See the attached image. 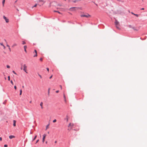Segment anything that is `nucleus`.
Here are the masks:
<instances>
[{
	"label": "nucleus",
	"mask_w": 147,
	"mask_h": 147,
	"mask_svg": "<svg viewBox=\"0 0 147 147\" xmlns=\"http://www.w3.org/2000/svg\"><path fill=\"white\" fill-rule=\"evenodd\" d=\"M39 140H38L36 141V144L37 143L38 141H39Z\"/></svg>",
	"instance_id": "39"
},
{
	"label": "nucleus",
	"mask_w": 147,
	"mask_h": 147,
	"mask_svg": "<svg viewBox=\"0 0 147 147\" xmlns=\"http://www.w3.org/2000/svg\"><path fill=\"white\" fill-rule=\"evenodd\" d=\"M34 52H35V55L34 56V57H36L37 56V51H36V50H34Z\"/></svg>",
	"instance_id": "11"
},
{
	"label": "nucleus",
	"mask_w": 147,
	"mask_h": 147,
	"mask_svg": "<svg viewBox=\"0 0 147 147\" xmlns=\"http://www.w3.org/2000/svg\"><path fill=\"white\" fill-rule=\"evenodd\" d=\"M40 60L41 61H42V58H40Z\"/></svg>",
	"instance_id": "37"
},
{
	"label": "nucleus",
	"mask_w": 147,
	"mask_h": 147,
	"mask_svg": "<svg viewBox=\"0 0 147 147\" xmlns=\"http://www.w3.org/2000/svg\"><path fill=\"white\" fill-rule=\"evenodd\" d=\"M36 137H37V136L36 135L35 136V137H34V139H33V141H34V140H35L36 139Z\"/></svg>",
	"instance_id": "24"
},
{
	"label": "nucleus",
	"mask_w": 147,
	"mask_h": 147,
	"mask_svg": "<svg viewBox=\"0 0 147 147\" xmlns=\"http://www.w3.org/2000/svg\"><path fill=\"white\" fill-rule=\"evenodd\" d=\"M141 9H142V10H144V8H142Z\"/></svg>",
	"instance_id": "49"
},
{
	"label": "nucleus",
	"mask_w": 147,
	"mask_h": 147,
	"mask_svg": "<svg viewBox=\"0 0 147 147\" xmlns=\"http://www.w3.org/2000/svg\"><path fill=\"white\" fill-rule=\"evenodd\" d=\"M56 92L57 93H58L59 92V90H57L56 91Z\"/></svg>",
	"instance_id": "41"
},
{
	"label": "nucleus",
	"mask_w": 147,
	"mask_h": 147,
	"mask_svg": "<svg viewBox=\"0 0 147 147\" xmlns=\"http://www.w3.org/2000/svg\"><path fill=\"white\" fill-rule=\"evenodd\" d=\"M9 49V51L10 52H11V48H10V47H9L8 48Z\"/></svg>",
	"instance_id": "31"
},
{
	"label": "nucleus",
	"mask_w": 147,
	"mask_h": 147,
	"mask_svg": "<svg viewBox=\"0 0 147 147\" xmlns=\"http://www.w3.org/2000/svg\"><path fill=\"white\" fill-rule=\"evenodd\" d=\"M47 141H46V144H47Z\"/></svg>",
	"instance_id": "53"
},
{
	"label": "nucleus",
	"mask_w": 147,
	"mask_h": 147,
	"mask_svg": "<svg viewBox=\"0 0 147 147\" xmlns=\"http://www.w3.org/2000/svg\"><path fill=\"white\" fill-rule=\"evenodd\" d=\"M23 70L26 73H28L27 71V66L26 64H24L23 65Z\"/></svg>",
	"instance_id": "4"
},
{
	"label": "nucleus",
	"mask_w": 147,
	"mask_h": 147,
	"mask_svg": "<svg viewBox=\"0 0 147 147\" xmlns=\"http://www.w3.org/2000/svg\"><path fill=\"white\" fill-rule=\"evenodd\" d=\"M22 89H21L20 90V95H21V94H22Z\"/></svg>",
	"instance_id": "19"
},
{
	"label": "nucleus",
	"mask_w": 147,
	"mask_h": 147,
	"mask_svg": "<svg viewBox=\"0 0 147 147\" xmlns=\"http://www.w3.org/2000/svg\"><path fill=\"white\" fill-rule=\"evenodd\" d=\"M39 5L40 6H41V5H40L38 4H37V3H36L35 5H34L32 7V8H33L34 7H36V6H37V5Z\"/></svg>",
	"instance_id": "14"
},
{
	"label": "nucleus",
	"mask_w": 147,
	"mask_h": 147,
	"mask_svg": "<svg viewBox=\"0 0 147 147\" xmlns=\"http://www.w3.org/2000/svg\"><path fill=\"white\" fill-rule=\"evenodd\" d=\"M80 16L82 17H85L87 18H90V17H91V16L89 14H88V13H87L86 15H84V14L81 15Z\"/></svg>",
	"instance_id": "3"
},
{
	"label": "nucleus",
	"mask_w": 147,
	"mask_h": 147,
	"mask_svg": "<svg viewBox=\"0 0 147 147\" xmlns=\"http://www.w3.org/2000/svg\"><path fill=\"white\" fill-rule=\"evenodd\" d=\"M55 143H57V141H55Z\"/></svg>",
	"instance_id": "48"
},
{
	"label": "nucleus",
	"mask_w": 147,
	"mask_h": 147,
	"mask_svg": "<svg viewBox=\"0 0 147 147\" xmlns=\"http://www.w3.org/2000/svg\"><path fill=\"white\" fill-rule=\"evenodd\" d=\"M115 23L116 27L118 29H119V27L120 26L119 22L117 20H115Z\"/></svg>",
	"instance_id": "2"
},
{
	"label": "nucleus",
	"mask_w": 147,
	"mask_h": 147,
	"mask_svg": "<svg viewBox=\"0 0 147 147\" xmlns=\"http://www.w3.org/2000/svg\"><path fill=\"white\" fill-rule=\"evenodd\" d=\"M74 10V7H71L69 9V10L71 11H73Z\"/></svg>",
	"instance_id": "21"
},
{
	"label": "nucleus",
	"mask_w": 147,
	"mask_h": 147,
	"mask_svg": "<svg viewBox=\"0 0 147 147\" xmlns=\"http://www.w3.org/2000/svg\"><path fill=\"white\" fill-rule=\"evenodd\" d=\"M26 44V42H25L24 41H22V44L23 45H24Z\"/></svg>",
	"instance_id": "25"
},
{
	"label": "nucleus",
	"mask_w": 147,
	"mask_h": 147,
	"mask_svg": "<svg viewBox=\"0 0 147 147\" xmlns=\"http://www.w3.org/2000/svg\"><path fill=\"white\" fill-rule=\"evenodd\" d=\"M79 1H80V0H76L75 1H74V3H75L76 2Z\"/></svg>",
	"instance_id": "30"
},
{
	"label": "nucleus",
	"mask_w": 147,
	"mask_h": 147,
	"mask_svg": "<svg viewBox=\"0 0 147 147\" xmlns=\"http://www.w3.org/2000/svg\"><path fill=\"white\" fill-rule=\"evenodd\" d=\"M129 28H132V29L134 28V27H133L132 26H131V25H129Z\"/></svg>",
	"instance_id": "18"
},
{
	"label": "nucleus",
	"mask_w": 147,
	"mask_h": 147,
	"mask_svg": "<svg viewBox=\"0 0 147 147\" xmlns=\"http://www.w3.org/2000/svg\"><path fill=\"white\" fill-rule=\"evenodd\" d=\"M5 80H6V78H5Z\"/></svg>",
	"instance_id": "55"
},
{
	"label": "nucleus",
	"mask_w": 147,
	"mask_h": 147,
	"mask_svg": "<svg viewBox=\"0 0 147 147\" xmlns=\"http://www.w3.org/2000/svg\"><path fill=\"white\" fill-rule=\"evenodd\" d=\"M49 124H48L47 125L46 127V130L47 129H48L49 128Z\"/></svg>",
	"instance_id": "20"
},
{
	"label": "nucleus",
	"mask_w": 147,
	"mask_h": 147,
	"mask_svg": "<svg viewBox=\"0 0 147 147\" xmlns=\"http://www.w3.org/2000/svg\"><path fill=\"white\" fill-rule=\"evenodd\" d=\"M31 102H32V101H30V103H31Z\"/></svg>",
	"instance_id": "50"
},
{
	"label": "nucleus",
	"mask_w": 147,
	"mask_h": 147,
	"mask_svg": "<svg viewBox=\"0 0 147 147\" xmlns=\"http://www.w3.org/2000/svg\"><path fill=\"white\" fill-rule=\"evenodd\" d=\"M14 88H15V90H16V89L17 87H16V86H14Z\"/></svg>",
	"instance_id": "34"
},
{
	"label": "nucleus",
	"mask_w": 147,
	"mask_h": 147,
	"mask_svg": "<svg viewBox=\"0 0 147 147\" xmlns=\"http://www.w3.org/2000/svg\"><path fill=\"white\" fill-rule=\"evenodd\" d=\"M64 1H66V0H63Z\"/></svg>",
	"instance_id": "54"
},
{
	"label": "nucleus",
	"mask_w": 147,
	"mask_h": 147,
	"mask_svg": "<svg viewBox=\"0 0 147 147\" xmlns=\"http://www.w3.org/2000/svg\"><path fill=\"white\" fill-rule=\"evenodd\" d=\"M3 47L4 49H5V47L4 45H3Z\"/></svg>",
	"instance_id": "45"
},
{
	"label": "nucleus",
	"mask_w": 147,
	"mask_h": 147,
	"mask_svg": "<svg viewBox=\"0 0 147 147\" xmlns=\"http://www.w3.org/2000/svg\"><path fill=\"white\" fill-rule=\"evenodd\" d=\"M134 29V30H136L135 28V27H134V29Z\"/></svg>",
	"instance_id": "44"
},
{
	"label": "nucleus",
	"mask_w": 147,
	"mask_h": 147,
	"mask_svg": "<svg viewBox=\"0 0 147 147\" xmlns=\"http://www.w3.org/2000/svg\"><path fill=\"white\" fill-rule=\"evenodd\" d=\"M54 11V12H57V13H59V14H61L60 12H59V11H56L54 10V11Z\"/></svg>",
	"instance_id": "23"
},
{
	"label": "nucleus",
	"mask_w": 147,
	"mask_h": 147,
	"mask_svg": "<svg viewBox=\"0 0 147 147\" xmlns=\"http://www.w3.org/2000/svg\"><path fill=\"white\" fill-rule=\"evenodd\" d=\"M52 75L49 78H50V79H51V78H52Z\"/></svg>",
	"instance_id": "46"
},
{
	"label": "nucleus",
	"mask_w": 147,
	"mask_h": 147,
	"mask_svg": "<svg viewBox=\"0 0 147 147\" xmlns=\"http://www.w3.org/2000/svg\"><path fill=\"white\" fill-rule=\"evenodd\" d=\"M4 147H7V145H4Z\"/></svg>",
	"instance_id": "35"
},
{
	"label": "nucleus",
	"mask_w": 147,
	"mask_h": 147,
	"mask_svg": "<svg viewBox=\"0 0 147 147\" xmlns=\"http://www.w3.org/2000/svg\"><path fill=\"white\" fill-rule=\"evenodd\" d=\"M43 102H41L40 103V105L41 106V109H43Z\"/></svg>",
	"instance_id": "10"
},
{
	"label": "nucleus",
	"mask_w": 147,
	"mask_h": 147,
	"mask_svg": "<svg viewBox=\"0 0 147 147\" xmlns=\"http://www.w3.org/2000/svg\"><path fill=\"white\" fill-rule=\"evenodd\" d=\"M22 87H23V88H24V86H22Z\"/></svg>",
	"instance_id": "56"
},
{
	"label": "nucleus",
	"mask_w": 147,
	"mask_h": 147,
	"mask_svg": "<svg viewBox=\"0 0 147 147\" xmlns=\"http://www.w3.org/2000/svg\"><path fill=\"white\" fill-rule=\"evenodd\" d=\"M7 100H5L4 102H3V104L5 105L6 103L7 102Z\"/></svg>",
	"instance_id": "22"
},
{
	"label": "nucleus",
	"mask_w": 147,
	"mask_h": 147,
	"mask_svg": "<svg viewBox=\"0 0 147 147\" xmlns=\"http://www.w3.org/2000/svg\"><path fill=\"white\" fill-rule=\"evenodd\" d=\"M9 137L10 139H11L13 138H15V137L14 136H13V135H10V136H9Z\"/></svg>",
	"instance_id": "8"
},
{
	"label": "nucleus",
	"mask_w": 147,
	"mask_h": 147,
	"mask_svg": "<svg viewBox=\"0 0 147 147\" xmlns=\"http://www.w3.org/2000/svg\"><path fill=\"white\" fill-rule=\"evenodd\" d=\"M46 134H44L43 135V138H42V142H43V143L45 141V137H46Z\"/></svg>",
	"instance_id": "6"
},
{
	"label": "nucleus",
	"mask_w": 147,
	"mask_h": 147,
	"mask_svg": "<svg viewBox=\"0 0 147 147\" xmlns=\"http://www.w3.org/2000/svg\"><path fill=\"white\" fill-rule=\"evenodd\" d=\"M17 10L18 11H19V10L18 9H17Z\"/></svg>",
	"instance_id": "52"
},
{
	"label": "nucleus",
	"mask_w": 147,
	"mask_h": 147,
	"mask_svg": "<svg viewBox=\"0 0 147 147\" xmlns=\"http://www.w3.org/2000/svg\"><path fill=\"white\" fill-rule=\"evenodd\" d=\"M56 121H57L56 120V119H55L53 121V123H55Z\"/></svg>",
	"instance_id": "26"
},
{
	"label": "nucleus",
	"mask_w": 147,
	"mask_h": 147,
	"mask_svg": "<svg viewBox=\"0 0 147 147\" xmlns=\"http://www.w3.org/2000/svg\"><path fill=\"white\" fill-rule=\"evenodd\" d=\"M17 45V44L15 43L13 44V45L12 46V47H13L15 46H16Z\"/></svg>",
	"instance_id": "15"
},
{
	"label": "nucleus",
	"mask_w": 147,
	"mask_h": 147,
	"mask_svg": "<svg viewBox=\"0 0 147 147\" xmlns=\"http://www.w3.org/2000/svg\"><path fill=\"white\" fill-rule=\"evenodd\" d=\"M68 127V130L69 131H70L71 130H72L73 127V124H71V123H70Z\"/></svg>",
	"instance_id": "1"
},
{
	"label": "nucleus",
	"mask_w": 147,
	"mask_h": 147,
	"mask_svg": "<svg viewBox=\"0 0 147 147\" xmlns=\"http://www.w3.org/2000/svg\"><path fill=\"white\" fill-rule=\"evenodd\" d=\"M38 76H39L40 77V78H42V76H41L40 75V74H38Z\"/></svg>",
	"instance_id": "38"
},
{
	"label": "nucleus",
	"mask_w": 147,
	"mask_h": 147,
	"mask_svg": "<svg viewBox=\"0 0 147 147\" xmlns=\"http://www.w3.org/2000/svg\"><path fill=\"white\" fill-rule=\"evenodd\" d=\"M5 41L6 43V46L8 47V48L10 47L7 44V42L6 40H5Z\"/></svg>",
	"instance_id": "17"
},
{
	"label": "nucleus",
	"mask_w": 147,
	"mask_h": 147,
	"mask_svg": "<svg viewBox=\"0 0 147 147\" xmlns=\"http://www.w3.org/2000/svg\"><path fill=\"white\" fill-rule=\"evenodd\" d=\"M63 98H64V101H65V103H66L67 102V100L66 99L65 96L64 94H63Z\"/></svg>",
	"instance_id": "9"
},
{
	"label": "nucleus",
	"mask_w": 147,
	"mask_h": 147,
	"mask_svg": "<svg viewBox=\"0 0 147 147\" xmlns=\"http://www.w3.org/2000/svg\"><path fill=\"white\" fill-rule=\"evenodd\" d=\"M21 69H22V68H21Z\"/></svg>",
	"instance_id": "58"
},
{
	"label": "nucleus",
	"mask_w": 147,
	"mask_h": 147,
	"mask_svg": "<svg viewBox=\"0 0 147 147\" xmlns=\"http://www.w3.org/2000/svg\"><path fill=\"white\" fill-rule=\"evenodd\" d=\"M50 89L49 88V89H48V94H49V93H50Z\"/></svg>",
	"instance_id": "29"
},
{
	"label": "nucleus",
	"mask_w": 147,
	"mask_h": 147,
	"mask_svg": "<svg viewBox=\"0 0 147 147\" xmlns=\"http://www.w3.org/2000/svg\"><path fill=\"white\" fill-rule=\"evenodd\" d=\"M5 0H3L2 4L3 7L4 6V4L5 3Z\"/></svg>",
	"instance_id": "16"
},
{
	"label": "nucleus",
	"mask_w": 147,
	"mask_h": 147,
	"mask_svg": "<svg viewBox=\"0 0 147 147\" xmlns=\"http://www.w3.org/2000/svg\"><path fill=\"white\" fill-rule=\"evenodd\" d=\"M3 19L5 20L6 23H8L9 22V19H7L5 16H3Z\"/></svg>",
	"instance_id": "5"
},
{
	"label": "nucleus",
	"mask_w": 147,
	"mask_h": 147,
	"mask_svg": "<svg viewBox=\"0 0 147 147\" xmlns=\"http://www.w3.org/2000/svg\"><path fill=\"white\" fill-rule=\"evenodd\" d=\"M47 70L48 71H49V68H47Z\"/></svg>",
	"instance_id": "43"
},
{
	"label": "nucleus",
	"mask_w": 147,
	"mask_h": 147,
	"mask_svg": "<svg viewBox=\"0 0 147 147\" xmlns=\"http://www.w3.org/2000/svg\"><path fill=\"white\" fill-rule=\"evenodd\" d=\"M8 80L9 81L10 80V76H9L8 77Z\"/></svg>",
	"instance_id": "28"
},
{
	"label": "nucleus",
	"mask_w": 147,
	"mask_h": 147,
	"mask_svg": "<svg viewBox=\"0 0 147 147\" xmlns=\"http://www.w3.org/2000/svg\"><path fill=\"white\" fill-rule=\"evenodd\" d=\"M7 67L8 68H10V66H9V65H7Z\"/></svg>",
	"instance_id": "27"
},
{
	"label": "nucleus",
	"mask_w": 147,
	"mask_h": 147,
	"mask_svg": "<svg viewBox=\"0 0 147 147\" xmlns=\"http://www.w3.org/2000/svg\"><path fill=\"white\" fill-rule=\"evenodd\" d=\"M11 84H12V85H13V81L12 80H11Z\"/></svg>",
	"instance_id": "32"
},
{
	"label": "nucleus",
	"mask_w": 147,
	"mask_h": 147,
	"mask_svg": "<svg viewBox=\"0 0 147 147\" xmlns=\"http://www.w3.org/2000/svg\"><path fill=\"white\" fill-rule=\"evenodd\" d=\"M131 13L133 14H134V13H133V12H131Z\"/></svg>",
	"instance_id": "51"
},
{
	"label": "nucleus",
	"mask_w": 147,
	"mask_h": 147,
	"mask_svg": "<svg viewBox=\"0 0 147 147\" xmlns=\"http://www.w3.org/2000/svg\"><path fill=\"white\" fill-rule=\"evenodd\" d=\"M12 72H13L14 74H16V72H15V71H12Z\"/></svg>",
	"instance_id": "33"
},
{
	"label": "nucleus",
	"mask_w": 147,
	"mask_h": 147,
	"mask_svg": "<svg viewBox=\"0 0 147 147\" xmlns=\"http://www.w3.org/2000/svg\"><path fill=\"white\" fill-rule=\"evenodd\" d=\"M24 51H25L26 53L27 52V51H26V49L27 48V46H26V45H25L24 46Z\"/></svg>",
	"instance_id": "12"
},
{
	"label": "nucleus",
	"mask_w": 147,
	"mask_h": 147,
	"mask_svg": "<svg viewBox=\"0 0 147 147\" xmlns=\"http://www.w3.org/2000/svg\"><path fill=\"white\" fill-rule=\"evenodd\" d=\"M16 121L15 120H13V125L14 127L16 126Z\"/></svg>",
	"instance_id": "13"
},
{
	"label": "nucleus",
	"mask_w": 147,
	"mask_h": 147,
	"mask_svg": "<svg viewBox=\"0 0 147 147\" xmlns=\"http://www.w3.org/2000/svg\"><path fill=\"white\" fill-rule=\"evenodd\" d=\"M0 45H1L2 46H3L4 45H3V43H0Z\"/></svg>",
	"instance_id": "36"
},
{
	"label": "nucleus",
	"mask_w": 147,
	"mask_h": 147,
	"mask_svg": "<svg viewBox=\"0 0 147 147\" xmlns=\"http://www.w3.org/2000/svg\"><path fill=\"white\" fill-rule=\"evenodd\" d=\"M81 8L80 7H74V11L78 10L79 9H81Z\"/></svg>",
	"instance_id": "7"
},
{
	"label": "nucleus",
	"mask_w": 147,
	"mask_h": 147,
	"mask_svg": "<svg viewBox=\"0 0 147 147\" xmlns=\"http://www.w3.org/2000/svg\"><path fill=\"white\" fill-rule=\"evenodd\" d=\"M134 15L136 16L137 17L138 16V15L137 14H134Z\"/></svg>",
	"instance_id": "42"
},
{
	"label": "nucleus",
	"mask_w": 147,
	"mask_h": 147,
	"mask_svg": "<svg viewBox=\"0 0 147 147\" xmlns=\"http://www.w3.org/2000/svg\"><path fill=\"white\" fill-rule=\"evenodd\" d=\"M2 138H1V137H0V140L1 141H2Z\"/></svg>",
	"instance_id": "47"
},
{
	"label": "nucleus",
	"mask_w": 147,
	"mask_h": 147,
	"mask_svg": "<svg viewBox=\"0 0 147 147\" xmlns=\"http://www.w3.org/2000/svg\"><path fill=\"white\" fill-rule=\"evenodd\" d=\"M60 87V88H61V89H62V86L61 85H60L59 86Z\"/></svg>",
	"instance_id": "40"
},
{
	"label": "nucleus",
	"mask_w": 147,
	"mask_h": 147,
	"mask_svg": "<svg viewBox=\"0 0 147 147\" xmlns=\"http://www.w3.org/2000/svg\"><path fill=\"white\" fill-rule=\"evenodd\" d=\"M16 1H15V2H16Z\"/></svg>",
	"instance_id": "57"
}]
</instances>
